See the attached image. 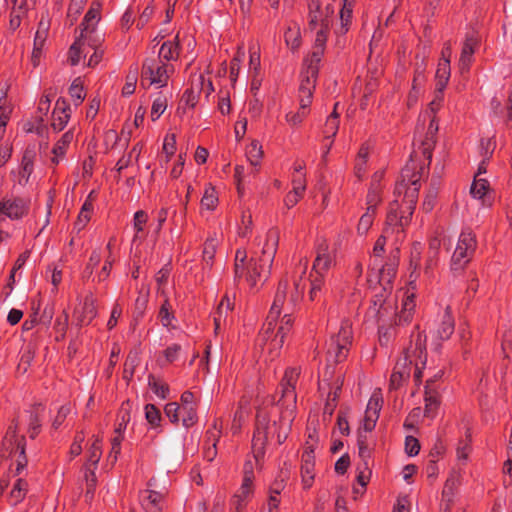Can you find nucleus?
Here are the masks:
<instances>
[{"label": "nucleus", "instance_id": "f257e3e1", "mask_svg": "<svg viewBox=\"0 0 512 512\" xmlns=\"http://www.w3.org/2000/svg\"><path fill=\"white\" fill-rule=\"evenodd\" d=\"M279 243V232L276 229H270L267 234L266 242L261 250V255L254 254L248 259L247 252L244 249H238L235 255L234 274L235 280L245 278L251 288L257 286L258 280L267 268L268 278Z\"/></svg>", "mask_w": 512, "mask_h": 512}, {"label": "nucleus", "instance_id": "f03ea898", "mask_svg": "<svg viewBox=\"0 0 512 512\" xmlns=\"http://www.w3.org/2000/svg\"><path fill=\"white\" fill-rule=\"evenodd\" d=\"M288 289V281L286 279L281 280L279 282L273 304L267 316L266 323L264 324L263 330L261 332V337L263 340H267L269 338V334L273 333L274 329H276L277 320L281 313L292 312L302 297L303 288L300 287L298 282L294 284L293 291L289 292Z\"/></svg>", "mask_w": 512, "mask_h": 512}, {"label": "nucleus", "instance_id": "7ed1b4c3", "mask_svg": "<svg viewBox=\"0 0 512 512\" xmlns=\"http://www.w3.org/2000/svg\"><path fill=\"white\" fill-rule=\"evenodd\" d=\"M422 170L423 168H420L419 171H416V164L411 160L403 168L401 179L396 184L395 194L398 196L404 194L405 209L410 216L413 214L418 199Z\"/></svg>", "mask_w": 512, "mask_h": 512}, {"label": "nucleus", "instance_id": "20e7f679", "mask_svg": "<svg viewBox=\"0 0 512 512\" xmlns=\"http://www.w3.org/2000/svg\"><path fill=\"white\" fill-rule=\"evenodd\" d=\"M351 339V323L348 320H345L342 322L338 334L331 339V344L327 353L328 363H340L347 357Z\"/></svg>", "mask_w": 512, "mask_h": 512}, {"label": "nucleus", "instance_id": "39448f33", "mask_svg": "<svg viewBox=\"0 0 512 512\" xmlns=\"http://www.w3.org/2000/svg\"><path fill=\"white\" fill-rule=\"evenodd\" d=\"M476 247L475 236L469 229H464L457 243L451 260V269L454 272L460 271L470 261Z\"/></svg>", "mask_w": 512, "mask_h": 512}, {"label": "nucleus", "instance_id": "423d86ee", "mask_svg": "<svg viewBox=\"0 0 512 512\" xmlns=\"http://www.w3.org/2000/svg\"><path fill=\"white\" fill-rule=\"evenodd\" d=\"M253 466L249 461L244 466V477L240 489L234 494L231 500V510L233 512H244L249 499L253 495Z\"/></svg>", "mask_w": 512, "mask_h": 512}, {"label": "nucleus", "instance_id": "0eeeda50", "mask_svg": "<svg viewBox=\"0 0 512 512\" xmlns=\"http://www.w3.org/2000/svg\"><path fill=\"white\" fill-rule=\"evenodd\" d=\"M171 71L172 67L165 63L159 65L154 59H145L142 66V84L148 80V85L156 84L164 87Z\"/></svg>", "mask_w": 512, "mask_h": 512}, {"label": "nucleus", "instance_id": "6e6552de", "mask_svg": "<svg viewBox=\"0 0 512 512\" xmlns=\"http://www.w3.org/2000/svg\"><path fill=\"white\" fill-rule=\"evenodd\" d=\"M291 312H285L281 321L280 325L277 328V332L275 333V330L273 333L269 334V338L267 340H263L261 337V334L259 335L258 342L260 345L263 346V350L267 349L268 352L272 353L274 351L279 350L283 343H284V337L288 333L293 319L291 317Z\"/></svg>", "mask_w": 512, "mask_h": 512}, {"label": "nucleus", "instance_id": "1a4fd4ad", "mask_svg": "<svg viewBox=\"0 0 512 512\" xmlns=\"http://www.w3.org/2000/svg\"><path fill=\"white\" fill-rule=\"evenodd\" d=\"M411 345L406 349L405 354H408V357L413 360L415 359V378H421V370L419 368V364L423 366L426 363V335L422 334L418 331L416 334L412 335Z\"/></svg>", "mask_w": 512, "mask_h": 512}, {"label": "nucleus", "instance_id": "9d476101", "mask_svg": "<svg viewBox=\"0 0 512 512\" xmlns=\"http://www.w3.org/2000/svg\"><path fill=\"white\" fill-rule=\"evenodd\" d=\"M299 374L300 372L295 368L288 369L285 372V376L281 383V398L279 402L282 406H285L286 409L294 407V404L296 403L295 385Z\"/></svg>", "mask_w": 512, "mask_h": 512}, {"label": "nucleus", "instance_id": "9b49d317", "mask_svg": "<svg viewBox=\"0 0 512 512\" xmlns=\"http://www.w3.org/2000/svg\"><path fill=\"white\" fill-rule=\"evenodd\" d=\"M36 158V151L34 148H27L22 156L20 166L17 171H11L14 181L21 186L28 184L29 179L34 171V161Z\"/></svg>", "mask_w": 512, "mask_h": 512}, {"label": "nucleus", "instance_id": "f8f14e48", "mask_svg": "<svg viewBox=\"0 0 512 512\" xmlns=\"http://www.w3.org/2000/svg\"><path fill=\"white\" fill-rule=\"evenodd\" d=\"M410 215L407 210L402 211L401 215L397 212V201H395L393 204H391L390 209L387 214V220H386V229L385 233H389L390 231L392 233H399L404 230V227L408 225L410 220Z\"/></svg>", "mask_w": 512, "mask_h": 512}, {"label": "nucleus", "instance_id": "ddd939ff", "mask_svg": "<svg viewBox=\"0 0 512 512\" xmlns=\"http://www.w3.org/2000/svg\"><path fill=\"white\" fill-rule=\"evenodd\" d=\"M26 202L21 198L4 199L0 203V214L10 219H19L26 213Z\"/></svg>", "mask_w": 512, "mask_h": 512}, {"label": "nucleus", "instance_id": "4468645a", "mask_svg": "<svg viewBox=\"0 0 512 512\" xmlns=\"http://www.w3.org/2000/svg\"><path fill=\"white\" fill-rule=\"evenodd\" d=\"M308 17L310 29L330 27V20L324 15L319 0H310Z\"/></svg>", "mask_w": 512, "mask_h": 512}, {"label": "nucleus", "instance_id": "2eb2a0df", "mask_svg": "<svg viewBox=\"0 0 512 512\" xmlns=\"http://www.w3.org/2000/svg\"><path fill=\"white\" fill-rule=\"evenodd\" d=\"M267 415L263 411H258L256 416V431L253 437V448L260 453V449L267 441Z\"/></svg>", "mask_w": 512, "mask_h": 512}, {"label": "nucleus", "instance_id": "dca6fc26", "mask_svg": "<svg viewBox=\"0 0 512 512\" xmlns=\"http://www.w3.org/2000/svg\"><path fill=\"white\" fill-rule=\"evenodd\" d=\"M478 45V39L474 36V34L467 35L463 47L461 56L459 59V67L461 73L468 71L470 63L472 61V56L475 51V47Z\"/></svg>", "mask_w": 512, "mask_h": 512}, {"label": "nucleus", "instance_id": "f3484780", "mask_svg": "<svg viewBox=\"0 0 512 512\" xmlns=\"http://www.w3.org/2000/svg\"><path fill=\"white\" fill-rule=\"evenodd\" d=\"M48 34V23L41 21L39 23L38 30L35 34L34 38V47L32 51L31 61L34 67L38 66L42 48L44 46V43L46 41Z\"/></svg>", "mask_w": 512, "mask_h": 512}, {"label": "nucleus", "instance_id": "a211bd4d", "mask_svg": "<svg viewBox=\"0 0 512 512\" xmlns=\"http://www.w3.org/2000/svg\"><path fill=\"white\" fill-rule=\"evenodd\" d=\"M162 498L161 493L153 490H145L140 495L141 505L147 512H160Z\"/></svg>", "mask_w": 512, "mask_h": 512}, {"label": "nucleus", "instance_id": "6ab92c4d", "mask_svg": "<svg viewBox=\"0 0 512 512\" xmlns=\"http://www.w3.org/2000/svg\"><path fill=\"white\" fill-rule=\"evenodd\" d=\"M99 9L100 5L98 3H92L81 24V37H91L90 34L94 31V26L99 20Z\"/></svg>", "mask_w": 512, "mask_h": 512}, {"label": "nucleus", "instance_id": "aec40b11", "mask_svg": "<svg viewBox=\"0 0 512 512\" xmlns=\"http://www.w3.org/2000/svg\"><path fill=\"white\" fill-rule=\"evenodd\" d=\"M331 263L332 257L328 253L327 247H319L317 257L313 264L312 273L315 276L323 277V273L330 268Z\"/></svg>", "mask_w": 512, "mask_h": 512}, {"label": "nucleus", "instance_id": "412c9836", "mask_svg": "<svg viewBox=\"0 0 512 512\" xmlns=\"http://www.w3.org/2000/svg\"><path fill=\"white\" fill-rule=\"evenodd\" d=\"M85 44L90 47H94L92 37H81L80 34L69 49V61L71 65L75 66L79 63Z\"/></svg>", "mask_w": 512, "mask_h": 512}, {"label": "nucleus", "instance_id": "4be33fe9", "mask_svg": "<svg viewBox=\"0 0 512 512\" xmlns=\"http://www.w3.org/2000/svg\"><path fill=\"white\" fill-rule=\"evenodd\" d=\"M303 464L301 467L302 482L305 488L311 487L314 480V457L312 451H306L303 454Z\"/></svg>", "mask_w": 512, "mask_h": 512}, {"label": "nucleus", "instance_id": "5701e85b", "mask_svg": "<svg viewBox=\"0 0 512 512\" xmlns=\"http://www.w3.org/2000/svg\"><path fill=\"white\" fill-rule=\"evenodd\" d=\"M68 109L69 106L64 99L57 100L55 110H59L60 114L58 116H55V114L53 115V122L51 124L55 131L59 132L63 130L68 123L70 118V114L67 113Z\"/></svg>", "mask_w": 512, "mask_h": 512}, {"label": "nucleus", "instance_id": "b1692460", "mask_svg": "<svg viewBox=\"0 0 512 512\" xmlns=\"http://www.w3.org/2000/svg\"><path fill=\"white\" fill-rule=\"evenodd\" d=\"M430 383L431 381H426L424 414L426 417L433 418L439 405V399L436 390L431 388Z\"/></svg>", "mask_w": 512, "mask_h": 512}, {"label": "nucleus", "instance_id": "393cba45", "mask_svg": "<svg viewBox=\"0 0 512 512\" xmlns=\"http://www.w3.org/2000/svg\"><path fill=\"white\" fill-rule=\"evenodd\" d=\"M437 131L438 124L436 123L435 119H432L426 133V138L422 142L423 155L428 160V163H430L432 160V150L435 144V136Z\"/></svg>", "mask_w": 512, "mask_h": 512}, {"label": "nucleus", "instance_id": "a878e982", "mask_svg": "<svg viewBox=\"0 0 512 512\" xmlns=\"http://www.w3.org/2000/svg\"><path fill=\"white\" fill-rule=\"evenodd\" d=\"M179 52L178 36H176L173 41H166L162 44L159 57L166 61L176 60L179 56Z\"/></svg>", "mask_w": 512, "mask_h": 512}, {"label": "nucleus", "instance_id": "bb28decb", "mask_svg": "<svg viewBox=\"0 0 512 512\" xmlns=\"http://www.w3.org/2000/svg\"><path fill=\"white\" fill-rule=\"evenodd\" d=\"M453 331H454V321L451 316L450 308L447 307L445 310V313L443 315L441 325L437 330V336L441 340H446L453 334Z\"/></svg>", "mask_w": 512, "mask_h": 512}, {"label": "nucleus", "instance_id": "cd10ccee", "mask_svg": "<svg viewBox=\"0 0 512 512\" xmlns=\"http://www.w3.org/2000/svg\"><path fill=\"white\" fill-rule=\"evenodd\" d=\"M284 39L286 45L291 50H297L300 47L301 44V33L300 28L297 24H293L292 26H289L284 34Z\"/></svg>", "mask_w": 512, "mask_h": 512}, {"label": "nucleus", "instance_id": "c85d7f7f", "mask_svg": "<svg viewBox=\"0 0 512 512\" xmlns=\"http://www.w3.org/2000/svg\"><path fill=\"white\" fill-rule=\"evenodd\" d=\"M415 308L414 294L407 295L402 304V310L398 314V324L408 323L413 315Z\"/></svg>", "mask_w": 512, "mask_h": 512}, {"label": "nucleus", "instance_id": "c756f323", "mask_svg": "<svg viewBox=\"0 0 512 512\" xmlns=\"http://www.w3.org/2000/svg\"><path fill=\"white\" fill-rule=\"evenodd\" d=\"M73 139L72 131H67L61 137V139L56 143L53 148L54 157L52 158V162L57 164L59 162L58 158L64 156L66 152V148L71 143Z\"/></svg>", "mask_w": 512, "mask_h": 512}, {"label": "nucleus", "instance_id": "7c9ffc66", "mask_svg": "<svg viewBox=\"0 0 512 512\" xmlns=\"http://www.w3.org/2000/svg\"><path fill=\"white\" fill-rule=\"evenodd\" d=\"M382 402L383 400L380 393L374 392L368 401L365 415L369 418L377 420L382 407Z\"/></svg>", "mask_w": 512, "mask_h": 512}, {"label": "nucleus", "instance_id": "2f4dec72", "mask_svg": "<svg viewBox=\"0 0 512 512\" xmlns=\"http://www.w3.org/2000/svg\"><path fill=\"white\" fill-rule=\"evenodd\" d=\"M11 108L6 106V92L1 91L0 94V140L5 133V127L10 119Z\"/></svg>", "mask_w": 512, "mask_h": 512}, {"label": "nucleus", "instance_id": "473e14b6", "mask_svg": "<svg viewBox=\"0 0 512 512\" xmlns=\"http://www.w3.org/2000/svg\"><path fill=\"white\" fill-rule=\"evenodd\" d=\"M424 80L425 77L422 72H417L413 80L412 88L408 95L407 104L409 107L413 106L417 102Z\"/></svg>", "mask_w": 512, "mask_h": 512}, {"label": "nucleus", "instance_id": "72a5a7b5", "mask_svg": "<svg viewBox=\"0 0 512 512\" xmlns=\"http://www.w3.org/2000/svg\"><path fill=\"white\" fill-rule=\"evenodd\" d=\"M440 181L436 178H432L430 188L425 196L424 202H423V209L426 212H429L433 209L435 205V200L438 194Z\"/></svg>", "mask_w": 512, "mask_h": 512}, {"label": "nucleus", "instance_id": "f704fd0d", "mask_svg": "<svg viewBox=\"0 0 512 512\" xmlns=\"http://www.w3.org/2000/svg\"><path fill=\"white\" fill-rule=\"evenodd\" d=\"M246 156L250 164L257 167L260 163V159L263 156L262 146L257 140H253L247 147Z\"/></svg>", "mask_w": 512, "mask_h": 512}, {"label": "nucleus", "instance_id": "c9c22d12", "mask_svg": "<svg viewBox=\"0 0 512 512\" xmlns=\"http://www.w3.org/2000/svg\"><path fill=\"white\" fill-rule=\"evenodd\" d=\"M324 53L323 48L314 47V51L310 55L309 59L307 60L308 67H307V74H310L312 77H317L318 74V64L321 61V57Z\"/></svg>", "mask_w": 512, "mask_h": 512}, {"label": "nucleus", "instance_id": "e433bc0d", "mask_svg": "<svg viewBox=\"0 0 512 512\" xmlns=\"http://www.w3.org/2000/svg\"><path fill=\"white\" fill-rule=\"evenodd\" d=\"M489 183L486 179L477 178L475 176L474 182L471 186L470 193L474 198L481 199L485 196L488 190Z\"/></svg>", "mask_w": 512, "mask_h": 512}, {"label": "nucleus", "instance_id": "4c0bfd02", "mask_svg": "<svg viewBox=\"0 0 512 512\" xmlns=\"http://www.w3.org/2000/svg\"><path fill=\"white\" fill-rule=\"evenodd\" d=\"M180 413L182 415V424L185 427L194 425L197 421L196 406L180 407Z\"/></svg>", "mask_w": 512, "mask_h": 512}, {"label": "nucleus", "instance_id": "58836bf2", "mask_svg": "<svg viewBox=\"0 0 512 512\" xmlns=\"http://www.w3.org/2000/svg\"><path fill=\"white\" fill-rule=\"evenodd\" d=\"M148 385L151 388V390L160 398L165 399L169 388L168 385L165 383L160 382L158 379H156L153 375H149L148 377Z\"/></svg>", "mask_w": 512, "mask_h": 512}, {"label": "nucleus", "instance_id": "ea45409f", "mask_svg": "<svg viewBox=\"0 0 512 512\" xmlns=\"http://www.w3.org/2000/svg\"><path fill=\"white\" fill-rule=\"evenodd\" d=\"M69 94L75 101L76 105H79L85 99V93L83 92V84L80 78L74 79L69 88Z\"/></svg>", "mask_w": 512, "mask_h": 512}, {"label": "nucleus", "instance_id": "a19ab883", "mask_svg": "<svg viewBox=\"0 0 512 512\" xmlns=\"http://www.w3.org/2000/svg\"><path fill=\"white\" fill-rule=\"evenodd\" d=\"M171 306L168 302V300H165L162 304L158 318L161 321L162 325L165 327H174L172 322L175 319L173 313L170 311Z\"/></svg>", "mask_w": 512, "mask_h": 512}, {"label": "nucleus", "instance_id": "79ce46f5", "mask_svg": "<svg viewBox=\"0 0 512 512\" xmlns=\"http://www.w3.org/2000/svg\"><path fill=\"white\" fill-rule=\"evenodd\" d=\"M358 449H359V456L362 458V460L364 462L363 467L365 470H367L368 463L366 460L370 455V451H369L368 444H367V436L364 433H362V431H359V433H358Z\"/></svg>", "mask_w": 512, "mask_h": 512}, {"label": "nucleus", "instance_id": "37998d69", "mask_svg": "<svg viewBox=\"0 0 512 512\" xmlns=\"http://www.w3.org/2000/svg\"><path fill=\"white\" fill-rule=\"evenodd\" d=\"M167 107V99L165 96L159 94L153 101L152 108H151V116L153 120H156L159 118Z\"/></svg>", "mask_w": 512, "mask_h": 512}, {"label": "nucleus", "instance_id": "c03bdc74", "mask_svg": "<svg viewBox=\"0 0 512 512\" xmlns=\"http://www.w3.org/2000/svg\"><path fill=\"white\" fill-rule=\"evenodd\" d=\"M412 359L408 357V354H405L403 358H400L394 370L400 375V378H408L410 375V365L412 364Z\"/></svg>", "mask_w": 512, "mask_h": 512}, {"label": "nucleus", "instance_id": "a18cd8bd", "mask_svg": "<svg viewBox=\"0 0 512 512\" xmlns=\"http://www.w3.org/2000/svg\"><path fill=\"white\" fill-rule=\"evenodd\" d=\"M376 212H372L367 210L360 218L357 231L358 234L364 235L367 233V231L370 229V227L373 224L374 216Z\"/></svg>", "mask_w": 512, "mask_h": 512}, {"label": "nucleus", "instance_id": "49530a36", "mask_svg": "<svg viewBox=\"0 0 512 512\" xmlns=\"http://www.w3.org/2000/svg\"><path fill=\"white\" fill-rule=\"evenodd\" d=\"M395 275V264L385 265L379 273V282L386 289V285H389Z\"/></svg>", "mask_w": 512, "mask_h": 512}, {"label": "nucleus", "instance_id": "de8ad7c7", "mask_svg": "<svg viewBox=\"0 0 512 512\" xmlns=\"http://www.w3.org/2000/svg\"><path fill=\"white\" fill-rule=\"evenodd\" d=\"M13 1V8L10 15V28L12 30L17 29L21 23V16L24 13L22 4L18 5L17 0Z\"/></svg>", "mask_w": 512, "mask_h": 512}, {"label": "nucleus", "instance_id": "09e8293b", "mask_svg": "<svg viewBox=\"0 0 512 512\" xmlns=\"http://www.w3.org/2000/svg\"><path fill=\"white\" fill-rule=\"evenodd\" d=\"M310 278L311 288L309 291V298L311 301H314L322 292L323 277L315 276L311 273Z\"/></svg>", "mask_w": 512, "mask_h": 512}, {"label": "nucleus", "instance_id": "8fccbe9b", "mask_svg": "<svg viewBox=\"0 0 512 512\" xmlns=\"http://www.w3.org/2000/svg\"><path fill=\"white\" fill-rule=\"evenodd\" d=\"M315 81L316 77H312L310 74H306V76L301 81L299 87V95H313Z\"/></svg>", "mask_w": 512, "mask_h": 512}, {"label": "nucleus", "instance_id": "3c124183", "mask_svg": "<svg viewBox=\"0 0 512 512\" xmlns=\"http://www.w3.org/2000/svg\"><path fill=\"white\" fill-rule=\"evenodd\" d=\"M380 201L381 196L379 189L377 187H372L367 195V210L376 212V207Z\"/></svg>", "mask_w": 512, "mask_h": 512}, {"label": "nucleus", "instance_id": "603ef678", "mask_svg": "<svg viewBox=\"0 0 512 512\" xmlns=\"http://www.w3.org/2000/svg\"><path fill=\"white\" fill-rule=\"evenodd\" d=\"M101 445L100 440L98 438L95 439L94 443L91 445L89 449V457L88 461L96 468L100 458H101Z\"/></svg>", "mask_w": 512, "mask_h": 512}, {"label": "nucleus", "instance_id": "864d4df0", "mask_svg": "<svg viewBox=\"0 0 512 512\" xmlns=\"http://www.w3.org/2000/svg\"><path fill=\"white\" fill-rule=\"evenodd\" d=\"M352 11H353V9H348V8H343V7L341 8V11H340L341 26H340L339 33L345 34L348 31L350 23H351Z\"/></svg>", "mask_w": 512, "mask_h": 512}, {"label": "nucleus", "instance_id": "5fc2aeb1", "mask_svg": "<svg viewBox=\"0 0 512 512\" xmlns=\"http://www.w3.org/2000/svg\"><path fill=\"white\" fill-rule=\"evenodd\" d=\"M136 82H137V68L134 70L133 73H130L127 76L126 83L122 89V94L124 96L132 95L136 88Z\"/></svg>", "mask_w": 512, "mask_h": 512}, {"label": "nucleus", "instance_id": "6e6d98bb", "mask_svg": "<svg viewBox=\"0 0 512 512\" xmlns=\"http://www.w3.org/2000/svg\"><path fill=\"white\" fill-rule=\"evenodd\" d=\"M217 197L215 195V190L213 188H208L205 190V193L202 197L201 204L206 209H213L216 205Z\"/></svg>", "mask_w": 512, "mask_h": 512}, {"label": "nucleus", "instance_id": "4d7b16f0", "mask_svg": "<svg viewBox=\"0 0 512 512\" xmlns=\"http://www.w3.org/2000/svg\"><path fill=\"white\" fill-rule=\"evenodd\" d=\"M87 0H72L70 6L68 8V17L71 19L73 23L74 20L77 19V16L81 13L84 4Z\"/></svg>", "mask_w": 512, "mask_h": 512}, {"label": "nucleus", "instance_id": "13d9d810", "mask_svg": "<svg viewBox=\"0 0 512 512\" xmlns=\"http://www.w3.org/2000/svg\"><path fill=\"white\" fill-rule=\"evenodd\" d=\"M26 490L27 483L22 479H18L11 491V496L15 498L16 502H19L25 496Z\"/></svg>", "mask_w": 512, "mask_h": 512}, {"label": "nucleus", "instance_id": "bf43d9fd", "mask_svg": "<svg viewBox=\"0 0 512 512\" xmlns=\"http://www.w3.org/2000/svg\"><path fill=\"white\" fill-rule=\"evenodd\" d=\"M145 417L151 425H157L160 421V412L153 404H147L145 407Z\"/></svg>", "mask_w": 512, "mask_h": 512}, {"label": "nucleus", "instance_id": "052dcab7", "mask_svg": "<svg viewBox=\"0 0 512 512\" xmlns=\"http://www.w3.org/2000/svg\"><path fill=\"white\" fill-rule=\"evenodd\" d=\"M436 78H443L444 80H449L450 78V60L448 58L441 59L438 64V68L436 71Z\"/></svg>", "mask_w": 512, "mask_h": 512}, {"label": "nucleus", "instance_id": "680f3d73", "mask_svg": "<svg viewBox=\"0 0 512 512\" xmlns=\"http://www.w3.org/2000/svg\"><path fill=\"white\" fill-rule=\"evenodd\" d=\"M405 450L410 456H415L419 453L420 444L418 440L413 436H407L405 439Z\"/></svg>", "mask_w": 512, "mask_h": 512}, {"label": "nucleus", "instance_id": "e2e57ef3", "mask_svg": "<svg viewBox=\"0 0 512 512\" xmlns=\"http://www.w3.org/2000/svg\"><path fill=\"white\" fill-rule=\"evenodd\" d=\"M215 251H216V240L213 238H210L205 242L204 250H203V257L207 263L212 261V259L214 258Z\"/></svg>", "mask_w": 512, "mask_h": 512}, {"label": "nucleus", "instance_id": "0e129e2a", "mask_svg": "<svg viewBox=\"0 0 512 512\" xmlns=\"http://www.w3.org/2000/svg\"><path fill=\"white\" fill-rule=\"evenodd\" d=\"M33 357H34L33 350L28 346L27 349L23 352V354L21 356L20 362L18 364V369L22 370V372H26Z\"/></svg>", "mask_w": 512, "mask_h": 512}, {"label": "nucleus", "instance_id": "69168bd1", "mask_svg": "<svg viewBox=\"0 0 512 512\" xmlns=\"http://www.w3.org/2000/svg\"><path fill=\"white\" fill-rule=\"evenodd\" d=\"M232 302L229 297L225 296L217 307L214 317H226L228 311L232 309Z\"/></svg>", "mask_w": 512, "mask_h": 512}, {"label": "nucleus", "instance_id": "338daca9", "mask_svg": "<svg viewBox=\"0 0 512 512\" xmlns=\"http://www.w3.org/2000/svg\"><path fill=\"white\" fill-rule=\"evenodd\" d=\"M180 411V406L175 403V402H172V403H168L166 406H165V414L167 415V417L173 422V423H176L178 422L179 420V414L178 412Z\"/></svg>", "mask_w": 512, "mask_h": 512}, {"label": "nucleus", "instance_id": "774afa93", "mask_svg": "<svg viewBox=\"0 0 512 512\" xmlns=\"http://www.w3.org/2000/svg\"><path fill=\"white\" fill-rule=\"evenodd\" d=\"M339 127V121L335 117H328L325 124V133L327 138H332L336 135Z\"/></svg>", "mask_w": 512, "mask_h": 512}]
</instances>
